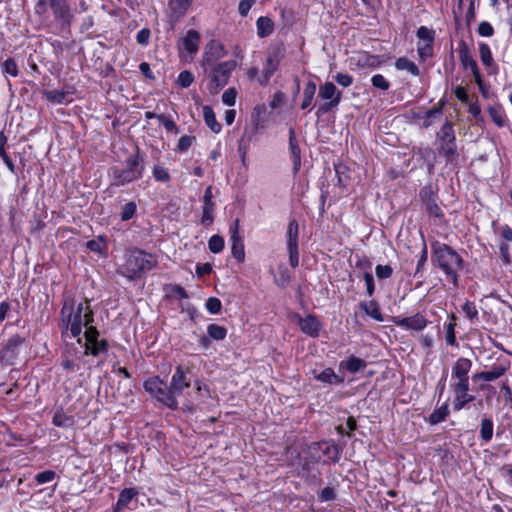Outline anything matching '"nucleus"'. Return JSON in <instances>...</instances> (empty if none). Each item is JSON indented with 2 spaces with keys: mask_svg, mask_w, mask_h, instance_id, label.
Here are the masks:
<instances>
[{
  "mask_svg": "<svg viewBox=\"0 0 512 512\" xmlns=\"http://www.w3.org/2000/svg\"><path fill=\"white\" fill-rule=\"evenodd\" d=\"M394 323L398 327H402L404 329H412V330H422L427 325V320L425 317L419 313L404 318H396L394 319Z\"/></svg>",
  "mask_w": 512,
  "mask_h": 512,
  "instance_id": "nucleus-14",
  "label": "nucleus"
},
{
  "mask_svg": "<svg viewBox=\"0 0 512 512\" xmlns=\"http://www.w3.org/2000/svg\"><path fill=\"white\" fill-rule=\"evenodd\" d=\"M190 386V381L186 377V373L181 366H178L170 381V391L174 399L181 395L184 389Z\"/></svg>",
  "mask_w": 512,
  "mask_h": 512,
  "instance_id": "nucleus-13",
  "label": "nucleus"
},
{
  "mask_svg": "<svg viewBox=\"0 0 512 512\" xmlns=\"http://www.w3.org/2000/svg\"><path fill=\"white\" fill-rule=\"evenodd\" d=\"M193 81L194 76L188 70L182 71L177 78L178 85L183 88L189 87L193 83Z\"/></svg>",
  "mask_w": 512,
  "mask_h": 512,
  "instance_id": "nucleus-46",
  "label": "nucleus"
},
{
  "mask_svg": "<svg viewBox=\"0 0 512 512\" xmlns=\"http://www.w3.org/2000/svg\"><path fill=\"white\" fill-rule=\"evenodd\" d=\"M52 422L58 427H70L73 425V419L62 412H56L53 416Z\"/></svg>",
  "mask_w": 512,
  "mask_h": 512,
  "instance_id": "nucleus-37",
  "label": "nucleus"
},
{
  "mask_svg": "<svg viewBox=\"0 0 512 512\" xmlns=\"http://www.w3.org/2000/svg\"><path fill=\"white\" fill-rule=\"evenodd\" d=\"M200 34L196 30H189L181 40V52H186L189 55L197 53L200 44Z\"/></svg>",
  "mask_w": 512,
  "mask_h": 512,
  "instance_id": "nucleus-15",
  "label": "nucleus"
},
{
  "mask_svg": "<svg viewBox=\"0 0 512 512\" xmlns=\"http://www.w3.org/2000/svg\"><path fill=\"white\" fill-rule=\"evenodd\" d=\"M454 94L458 100L461 102H466L468 100V94L464 87L457 86L454 90Z\"/></svg>",
  "mask_w": 512,
  "mask_h": 512,
  "instance_id": "nucleus-64",
  "label": "nucleus"
},
{
  "mask_svg": "<svg viewBox=\"0 0 512 512\" xmlns=\"http://www.w3.org/2000/svg\"><path fill=\"white\" fill-rule=\"evenodd\" d=\"M426 261H427V247H426L425 242H423V248L421 251V256L418 260L416 273L420 272L423 269V266L425 265Z\"/></svg>",
  "mask_w": 512,
  "mask_h": 512,
  "instance_id": "nucleus-63",
  "label": "nucleus"
},
{
  "mask_svg": "<svg viewBox=\"0 0 512 512\" xmlns=\"http://www.w3.org/2000/svg\"><path fill=\"white\" fill-rule=\"evenodd\" d=\"M488 113L492 119V121L498 126L502 127L505 123L504 116L502 111L496 107H489Z\"/></svg>",
  "mask_w": 512,
  "mask_h": 512,
  "instance_id": "nucleus-47",
  "label": "nucleus"
},
{
  "mask_svg": "<svg viewBox=\"0 0 512 512\" xmlns=\"http://www.w3.org/2000/svg\"><path fill=\"white\" fill-rule=\"evenodd\" d=\"M375 273L379 279H387L391 277L393 269L390 265H377L375 268Z\"/></svg>",
  "mask_w": 512,
  "mask_h": 512,
  "instance_id": "nucleus-55",
  "label": "nucleus"
},
{
  "mask_svg": "<svg viewBox=\"0 0 512 512\" xmlns=\"http://www.w3.org/2000/svg\"><path fill=\"white\" fill-rule=\"evenodd\" d=\"M363 278L366 284L367 294L368 296H372L375 290L373 275L369 272H366Z\"/></svg>",
  "mask_w": 512,
  "mask_h": 512,
  "instance_id": "nucleus-60",
  "label": "nucleus"
},
{
  "mask_svg": "<svg viewBox=\"0 0 512 512\" xmlns=\"http://www.w3.org/2000/svg\"><path fill=\"white\" fill-rule=\"evenodd\" d=\"M138 494V492L133 488H125L123 489L118 497L116 506L113 509V512H120L123 508H125L132 499Z\"/></svg>",
  "mask_w": 512,
  "mask_h": 512,
  "instance_id": "nucleus-21",
  "label": "nucleus"
},
{
  "mask_svg": "<svg viewBox=\"0 0 512 512\" xmlns=\"http://www.w3.org/2000/svg\"><path fill=\"white\" fill-rule=\"evenodd\" d=\"M298 324L303 333L311 337L318 336L320 330V323L316 319V317L312 315H308L305 318L299 317Z\"/></svg>",
  "mask_w": 512,
  "mask_h": 512,
  "instance_id": "nucleus-18",
  "label": "nucleus"
},
{
  "mask_svg": "<svg viewBox=\"0 0 512 512\" xmlns=\"http://www.w3.org/2000/svg\"><path fill=\"white\" fill-rule=\"evenodd\" d=\"M285 100V94L281 91H278L274 94L273 99L270 103L271 108L275 109L278 108L283 104Z\"/></svg>",
  "mask_w": 512,
  "mask_h": 512,
  "instance_id": "nucleus-61",
  "label": "nucleus"
},
{
  "mask_svg": "<svg viewBox=\"0 0 512 512\" xmlns=\"http://www.w3.org/2000/svg\"><path fill=\"white\" fill-rule=\"evenodd\" d=\"M150 31L148 29H142L137 33V42L141 45H146L149 42Z\"/></svg>",
  "mask_w": 512,
  "mask_h": 512,
  "instance_id": "nucleus-62",
  "label": "nucleus"
},
{
  "mask_svg": "<svg viewBox=\"0 0 512 512\" xmlns=\"http://www.w3.org/2000/svg\"><path fill=\"white\" fill-rule=\"evenodd\" d=\"M214 203H204L201 222L210 225L213 222Z\"/></svg>",
  "mask_w": 512,
  "mask_h": 512,
  "instance_id": "nucleus-43",
  "label": "nucleus"
},
{
  "mask_svg": "<svg viewBox=\"0 0 512 512\" xmlns=\"http://www.w3.org/2000/svg\"><path fill=\"white\" fill-rule=\"evenodd\" d=\"M451 318L453 321H455V319H456L454 314L451 315ZM455 326H456L455 322H450L445 326V329H446L445 340H446V343L451 346L457 345L456 336H455Z\"/></svg>",
  "mask_w": 512,
  "mask_h": 512,
  "instance_id": "nucleus-36",
  "label": "nucleus"
},
{
  "mask_svg": "<svg viewBox=\"0 0 512 512\" xmlns=\"http://www.w3.org/2000/svg\"><path fill=\"white\" fill-rule=\"evenodd\" d=\"M277 269L278 275L275 277L274 281L277 286L286 287L291 280L290 272L283 264H280Z\"/></svg>",
  "mask_w": 512,
  "mask_h": 512,
  "instance_id": "nucleus-31",
  "label": "nucleus"
},
{
  "mask_svg": "<svg viewBox=\"0 0 512 512\" xmlns=\"http://www.w3.org/2000/svg\"><path fill=\"white\" fill-rule=\"evenodd\" d=\"M61 318L66 330L70 332L72 337H78L82 332V328H86V354L90 352L96 356L106 350V341L98 340L99 332L92 326L94 320L93 311L87 300L79 303L76 307L65 302L61 309Z\"/></svg>",
  "mask_w": 512,
  "mask_h": 512,
  "instance_id": "nucleus-1",
  "label": "nucleus"
},
{
  "mask_svg": "<svg viewBox=\"0 0 512 512\" xmlns=\"http://www.w3.org/2000/svg\"><path fill=\"white\" fill-rule=\"evenodd\" d=\"M47 7L52 9L55 18L64 22L69 21L70 13L65 0H39L35 9L38 14H44Z\"/></svg>",
  "mask_w": 512,
  "mask_h": 512,
  "instance_id": "nucleus-9",
  "label": "nucleus"
},
{
  "mask_svg": "<svg viewBox=\"0 0 512 512\" xmlns=\"http://www.w3.org/2000/svg\"><path fill=\"white\" fill-rule=\"evenodd\" d=\"M157 119L168 132H172L174 134L179 133V129L171 116L165 115V114H159L157 116Z\"/></svg>",
  "mask_w": 512,
  "mask_h": 512,
  "instance_id": "nucleus-35",
  "label": "nucleus"
},
{
  "mask_svg": "<svg viewBox=\"0 0 512 512\" xmlns=\"http://www.w3.org/2000/svg\"><path fill=\"white\" fill-rule=\"evenodd\" d=\"M315 92H316V84L313 81H309L305 85L304 90H303V100L301 103V109H306L311 105V103L314 99Z\"/></svg>",
  "mask_w": 512,
  "mask_h": 512,
  "instance_id": "nucleus-27",
  "label": "nucleus"
},
{
  "mask_svg": "<svg viewBox=\"0 0 512 512\" xmlns=\"http://www.w3.org/2000/svg\"><path fill=\"white\" fill-rule=\"evenodd\" d=\"M335 81L343 86V87H349L352 83H353V78L351 75L349 74H345V73H338L335 77H334Z\"/></svg>",
  "mask_w": 512,
  "mask_h": 512,
  "instance_id": "nucleus-58",
  "label": "nucleus"
},
{
  "mask_svg": "<svg viewBox=\"0 0 512 512\" xmlns=\"http://www.w3.org/2000/svg\"><path fill=\"white\" fill-rule=\"evenodd\" d=\"M506 369L502 366H494L489 371H483L474 374L473 379L474 380H484L487 382L494 381L498 378H500L502 375H504Z\"/></svg>",
  "mask_w": 512,
  "mask_h": 512,
  "instance_id": "nucleus-22",
  "label": "nucleus"
},
{
  "mask_svg": "<svg viewBox=\"0 0 512 512\" xmlns=\"http://www.w3.org/2000/svg\"><path fill=\"white\" fill-rule=\"evenodd\" d=\"M289 148L293 160L294 171L297 172L301 166V151L297 144L294 129L289 131Z\"/></svg>",
  "mask_w": 512,
  "mask_h": 512,
  "instance_id": "nucleus-20",
  "label": "nucleus"
},
{
  "mask_svg": "<svg viewBox=\"0 0 512 512\" xmlns=\"http://www.w3.org/2000/svg\"><path fill=\"white\" fill-rule=\"evenodd\" d=\"M194 141L195 137L184 135L179 139L176 150L180 153L186 152L191 147Z\"/></svg>",
  "mask_w": 512,
  "mask_h": 512,
  "instance_id": "nucleus-44",
  "label": "nucleus"
},
{
  "mask_svg": "<svg viewBox=\"0 0 512 512\" xmlns=\"http://www.w3.org/2000/svg\"><path fill=\"white\" fill-rule=\"evenodd\" d=\"M478 33L483 37H490L494 34V29L489 22L482 21L478 26Z\"/></svg>",
  "mask_w": 512,
  "mask_h": 512,
  "instance_id": "nucleus-57",
  "label": "nucleus"
},
{
  "mask_svg": "<svg viewBox=\"0 0 512 512\" xmlns=\"http://www.w3.org/2000/svg\"><path fill=\"white\" fill-rule=\"evenodd\" d=\"M257 34L259 37L264 38L271 35L274 31L273 21L266 16H261L257 19Z\"/></svg>",
  "mask_w": 512,
  "mask_h": 512,
  "instance_id": "nucleus-23",
  "label": "nucleus"
},
{
  "mask_svg": "<svg viewBox=\"0 0 512 512\" xmlns=\"http://www.w3.org/2000/svg\"><path fill=\"white\" fill-rule=\"evenodd\" d=\"M208 335L214 340H223L227 335V329L217 324H210L207 327Z\"/></svg>",
  "mask_w": 512,
  "mask_h": 512,
  "instance_id": "nucleus-33",
  "label": "nucleus"
},
{
  "mask_svg": "<svg viewBox=\"0 0 512 512\" xmlns=\"http://www.w3.org/2000/svg\"><path fill=\"white\" fill-rule=\"evenodd\" d=\"M2 71L12 77H16L18 75V67L12 58H9L3 62Z\"/></svg>",
  "mask_w": 512,
  "mask_h": 512,
  "instance_id": "nucleus-45",
  "label": "nucleus"
},
{
  "mask_svg": "<svg viewBox=\"0 0 512 512\" xmlns=\"http://www.w3.org/2000/svg\"><path fill=\"white\" fill-rule=\"evenodd\" d=\"M156 264L157 260L153 255L142 250H133L125 255V261L119 266L117 272L133 280L139 278L143 272L150 271Z\"/></svg>",
  "mask_w": 512,
  "mask_h": 512,
  "instance_id": "nucleus-2",
  "label": "nucleus"
},
{
  "mask_svg": "<svg viewBox=\"0 0 512 512\" xmlns=\"http://www.w3.org/2000/svg\"><path fill=\"white\" fill-rule=\"evenodd\" d=\"M255 2L256 0H241L238 6L239 14L241 16H246Z\"/></svg>",
  "mask_w": 512,
  "mask_h": 512,
  "instance_id": "nucleus-59",
  "label": "nucleus"
},
{
  "mask_svg": "<svg viewBox=\"0 0 512 512\" xmlns=\"http://www.w3.org/2000/svg\"><path fill=\"white\" fill-rule=\"evenodd\" d=\"M298 234V222L293 219L288 223L286 232L289 263L293 268L299 265Z\"/></svg>",
  "mask_w": 512,
  "mask_h": 512,
  "instance_id": "nucleus-8",
  "label": "nucleus"
},
{
  "mask_svg": "<svg viewBox=\"0 0 512 512\" xmlns=\"http://www.w3.org/2000/svg\"><path fill=\"white\" fill-rule=\"evenodd\" d=\"M153 176L157 181L161 182H167L170 179L167 169L158 165L153 168Z\"/></svg>",
  "mask_w": 512,
  "mask_h": 512,
  "instance_id": "nucleus-51",
  "label": "nucleus"
},
{
  "mask_svg": "<svg viewBox=\"0 0 512 512\" xmlns=\"http://www.w3.org/2000/svg\"><path fill=\"white\" fill-rule=\"evenodd\" d=\"M481 438L488 442L493 436V423L490 419H483L480 430Z\"/></svg>",
  "mask_w": 512,
  "mask_h": 512,
  "instance_id": "nucleus-39",
  "label": "nucleus"
},
{
  "mask_svg": "<svg viewBox=\"0 0 512 512\" xmlns=\"http://www.w3.org/2000/svg\"><path fill=\"white\" fill-rule=\"evenodd\" d=\"M56 477V473L53 470H46L43 472L38 473L35 476V480L38 484H44L47 482H51Z\"/></svg>",
  "mask_w": 512,
  "mask_h": 512,
  "instance_id": "nucleus-54",
  "label": "nucleus"
},
{
  "mask_svg": "<svg viewBox=\"0 0 512 512\" xmlns=\"http://www.w3.org/2000/svg\"><path fill=\"white\" fill-rule=\"evenodd\" d=\"M311 374L315 380L326 384H340L344 381V378L336 374L332 368H314L311 370Z\"/></svg>",
  "mask_w": 512,
  "mask_h": 512,
  "instance_id": "nucleus-16",
  "label": "nucleus"
},
{
  "mask_svg": "<svg viewBox=\"0 0 512 512\" xmlns=\"http://www.w3.org/2000/svg\"><path fill=\"white\" fill-rule=\"evenodd\" d=\"M449 414L448 404L444 403L436 408L429 416V422L433 425L438 424L445 420Z\"/></svg>",
  "mask_w": 512,
  "mask_h": 512,
  "instance_id": "nucleus-30",
  "label": "nucleus"
},
{
  "mask_svg": "<svg viewBox=\"0 0 512 512\" xmlns=\"http://www.w3.org/2000/svg\"><path fill=\"white\" fill-rule=\"evenodd\" d=\"M440 141L439 153L447 160H452L456 155L455 135L452 125L446 121L437 134Z\"/></svg>",
  "mask_w": 512,
  "mask_h": 512,
  "instance_id": "nucleus-7",
  "label": "nucleus"
},
{
  "mask_svg": "<svg viewBox=\"0 0 512 512\" xmlns=\"http://www.w3.org/2000/svg\"><path fill=\"white\" fill-rule=\"evenodd\" d=\"M279 60L276 57H268L266 65L263 69L264 80H260L261 84H266L274 72L278 69Z\"/></svg>",
  "mask_w": 512,
  "mask_h": 512,
  "instance_id": "nucleus-29",
  "label": "nucleus"
},
{
  "mask_svg": "<svg viewBox=\"0 0 512 512\" xmlns=\"http://www.w3.org/2000/svg\"><path fill=\"white\" fill-rule=\"evenodd\" d=\"M143 166L137 154L130 155L126 160L125 169H114L113 183L117 186L125 185L142 177Z\"/></svg>",
  "mask_w": 512,
  "mask_h": 512,
  "instance_id": "nucleus-5",
  "label": "nucleus"
},
{
  "mask_svg": "<svg viewBox=\"0 0 512 512\" xmlns=\"http://www.w3.org/2000/svg\"><path fill=\"white\" fill-rule=\"evenodd\" d=\"M209 250L212 253H219L224 248V239L219 235H213L208 242Z\"/></svg>",
  "mask_w": 512,
  "mask_h": 512,
  "instance_id": "nucleus-40",
  "label": "nucleus"
},
{
  "mask_svg": "<svg viewBox=\"0 0 512 512\" xmlns=\"http://www.w3.org/2000/svg\"><path fill=\"white\" fill-rule=\"evenodd\" d=\"M479 54H480V59H481L482 63L485 66L490 67L493 63V58H492L491 50L486 43H480Z\"/></svg>",
  "mask_w": 512,
  "mask_h": 512,
  "instance_id": "nucleus-38",
  "label": "nucleus"
},
{
  "mask_svg": "<svg viewBox=\"0 0 512 512\" xmlns=\"http://www.w3.org/2000/svg\"><path fill=\"white\" fill-rule=\"evenodd\" d=\"M193 0H173L170 2L172 11L177 15H184Z\"/></svg>",
  "mask_w": 512,
  "mask_h": 512,
  "instance_id": "nucleus-34",
  "label": "nucleus"
},
{
  "mask_svg": "<svg viewBox=\"0 0 512 512\" xmlns=\"http://www.w3.org/2000/svg\"><path fill=\"white\" fill-rule=\"evenodd\" d=\"M144 389L152 397L156 398L170 409H176L178 407V401L172 396L169 386L158 376L147 379L144 382Z\"/></svg>",
  "mask_w": 512,
  "mask_h": 512,
  "instance_id": "nucleus-4",
  "label": "nucleus"
},
{
  "mask_svg": "<svg viewBox=\"0 0 512 512\" xmlns=\"http://www.w3.org/2000/svg\"><path fill=\"white\" fill-rule=\"evenodd\" d=\"M462 311L471 320L478 318V310L473 302L466 301L462 306Z\"/></svg>",
  "mask_w": 512,
  "mask_h": 512,
  "instance_id": "nucleus-49",
  "label": "nucleus"
},
{
  "mask_svg": "<svg viewBox=\"0 0 512 512\" xmlns=\"http://www.w3.org/2000/svg\"><path fill=\"white\" fill-rule=\"evenodd\" d=\"M459 57L462 65L471 70L475 81L480 82V72L477 63L471 56L468 46L464 42L459 46Z\"/></svg>",
  "mask_w": 512,
  "mask_h": 512,
  "instance_id": "nucleus-17",
  "label": "nucleus"
},
{
  "mask_svg": "<svg viewBox=\"0 0 512 512\" xmlns=\"http://www.w3.org/2000/svg\"><path fill=\"white\" fill-rule=\"evenodd\" d=\"M136 212V204L134 202L126 203L121 212V219L123 221L130 220Z\"/></svg>",
  "mask_w": 512,
  "mask_h": 512,
  "instance_id": "nucleus-50",
  "label": "nucleus"
},
{
  "mask_svg": "<svg viewBox=\"0 0 512 512\" xmlns=\"http://www.w3.org/2000/svg\"><path fill=\"white\" fill-rule=\"evenodd\" d=\"M319 96L323 100H330L325 103L318 111L319 113H325L331 108L337 107L340 103L341 92L337 90L336 86L332 82H326L319 88Z\"/></svg>",
  "mask_w": 512,
  "mask_h": 512,
  "instance_id": "nucleus-11",
  "label": "nucleus"
},
{
  "mask_svg": "<svg viewBox=\"0 0 512 512\" xmlns=\"http://www.w3.org/2000/svg\"><path fill=\"white\" fill-rule=\"evenodd\" d=\"M417 51L422 60L431 57L433 54V43L418 42Z\"/></svg>",
  "mask_w": 512,
  "mask_h": 512,
  "instance_id": "nucleus-42",
  "label": "nucleus"
},
{
  "mask_svg": "<svg viewBox=\"0 0 512 512\" xmlns=\"http://www.w3.org/2000/svg\"><path fill=\"white\" fill-rule=\"evenodd\" d=\"M237 92L235 88H229L222 94V101L227 106H233L236 103Z\"/></svg>",
  "mask_w": 512,
  "mask_h": 512,
  "instance_id": "nucleus-53",
  "label": "nucleus"
},
{
  "mask_svg": "<svg viewBox=\"0 0 512 512\" xmlns=\"http://www.w3.org/2000/svg\"><path fill=\"white\" fill-rule=\"evenodd\" d=\"M417 37L419 39L418 42L433 43L434 42V31L425 26H421L417 30Z\"/></svg>",
  "mask_w": 512,
  "mask_h": 512,
  "instance_id": "nucleus-41",
  "label": "nucleus"
},
{
  "mask_svg": "<svg viewBox=\"0 0 512 512\" xmlns=\"http://www.w3.org/2000/svg\"><path fill=\"white\" fill-rule=\"evenodd\" d=\"M395 68L397 70H406L413 76L419 75V69L417 65L406 57L398 58L395 62Z\"/></svg>",
  "mask_w": 512,
  "mask_h": 512,
  "instance_id": "nucleus-26",
  "label": "nucleus"
},
{
  "mask_svg": "<svg viewBox=\"0 0 512 512\" xmlns=\"http://www.w3.org/2000/svg\"><path fill=\"white\" fill-rule=\"evenodd\" d=\"M335 497V490L332 487H325L318 494V498L321 502L332 501Z\"/></svg>",
  "mask_w": 512,
  "mask_h": 512,
  "instance_id": "nucleus-56",
  "label": "nucleus"
},
{
  "mask_svg": "<svg viewBox=\"0 0 512 512\" xmlns=\"http://www.w3.org/2000/svg\"><path fill=\"white\" fill-rule=\"evenodd\" d=\"M230 233H231V252L235 259L238 260V262H243L245 258V251H244V244L242 241V238L239 235V220L236 219L233 223V225L230 227Z\"/></svg>",
  "mask_w": 512,
  "mask_h": 512,
  "instance_id": "nucleus-12",
  "label": "nucleus"
},
{
  "mask_svg": "<svg viewBox=\"0 0 512 512\" xmlns=\"http://www.w3.org/2000/svg\"><path fill=\"white\" fill-rule=\"evenodd\" d=\"M453 391L455 394L453 408L456 411H460L467 403L474 400V396L468 393L469 387H464L462 389L459 387H453Z\"/></svg>",
  "mask_w": 512,
  "mask_h": 512,
  "instance_id": "nucleus-19",
  "label": "nucleus"
},
{
  "mask_svg": "<svg viewBox=\"0 0 512 512\" xmlns=\"http://www.w3.org/2000/svg\"><path fill=\"white\" fill-rule=\"evenodd\" d=\"M365 367V361L355 356H351L346 361L340 363V368H344L351 373H356Z\"/></svg>",
  "mask_w": 512,
  "mask_h": 512,
  "instance_id": "nucleus-25",
  "label": "nucleus"
},
{
  "mask_svg": "<svg viewBox=\"0 0 512 512\" xmlns=\"http://www.w3.org/2000/svg\"><path fill=\"white\" fill-rule=\"evenodd\" d=\"M432 261L457 285V271L462 268L461 256L446 244L433 245Z\"/></svg>",
  "mask_w": 512,
  "mask_h": 512,
  "instance_id": "nucleus-3",
  "label": "nucleus"
},
{
  "mask_svg": "<svg viewBox=\"0 0 512 512\" xmlns=\"http://www.w3.org/2000/svg\"><path fill=\"white\" fill-rule=\"evenodd\" d=\"M472 362L467 358H459L452 367V378L455 380L453 387H469L468 374L471 370Z\"/></svg>",
  "mask_w": 512,
  "mask_h": 512,
  "instance_id": "nucleus-10",
  "label": "nucleus"
},
{
  "mask_svg": "<svg viewBox=\"0 0 512 512\" xmlns=\"http://www.w3.org/2000/svg\"><path fill=\"white\" fill-rule=\"evenodd\" d=\"M205 306H206V309L211 314H218L221 311L222 303H221V301L218 298L210 297L206 301V305Z\"/></svg>",
  "mask_w": 512,
  "mask_h": 512,
  "instance_id": "nucleus-52",
  "label": "nucleus"
},
{
  "mask_svg": "<svg viewBox=\"0 0 512 512\" xmlns=\"http://www.w3.org/2000/svg\"><path fill=\"white\" fill-rule=\"evenodd\" d=\"M203 117L206 125L212 132L219 133L221 131V124L217 121L215 113L210 106L203 107Z\"/></svg>",
  "mask_w": 512,
  "mask_h": 512,
  "instance_id": "nucleus-24",
  "label": "nucleus"
},
{
  "mask_svg": "<svg viewBox=\"0 0 512 512\" xmlns=\"http://www.w3.org/2000/svg\"><path fill=\"white\" fill-rule=\"evenodd\" d=\"M44 97L52 103L63 104L66 101L67 93L61 90L44 91Z\"/></svg>",
  "mask_w": 512,
  "mask_h": 512,
  "instance_id": "nucleus-32",
  "label": "nucleus"
},
{
  "mask_svg": "<svg viewBox=\"0 0 512 512\" xmlns=\"http://www.w3.org/2000/svg\"><path fill=\"white\" fill-rule=\"evenodd\" d=\"M360 307L369 315L371 318L378 322L383 321V316L380 312L379 306L375 301H370L367 303H361Z\"/></svg>",
  "mask_w": 512,
  "mask_h": 512,
  "instance_id": "nucleus-28",
  "label": "nucleus"
},
{
  "mask_svg": "<svg viewBox=\"0 0 512 512\" xmlns=\"http://www.w3.org/2000/svg\"><path fill=\"white\" fill-rule=\"evenodd\" d=\"M372 85L375 88L381 89V90H388L390 87V83L386 78L381 74H376L371 78Z\"/></svg>",
  "mask_w": 512,
  "mask_h": 512,
  "instance_id": "nucleus-48",
  "label": "nucleus"
},
{
  "mask_svg": "<svg viewBox=\"0 0 512 512\" xmlns=\"http://www.w3.org/2000/svg\"><path fill=\"white\" fill-rule=\"evenodd\" d=\"M235 64L232 61L222 62L215 66L210 73V82L208 89L212 94H216L221 88H223L230 77Z\"/></svg>",
  "mask_w": 512,
  "mask_h": 512,
  "instance_id": "nucleus-6",
  "label": "nucleus"
}]
</instances>
